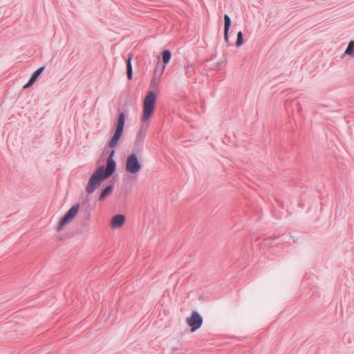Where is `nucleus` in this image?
<instances>
[{
	"label": "nucleus",
	"instance_id": "obj_1",
	"mask_svg": "<svg viewBox=\"0 0 354 354\" xmlns=\"http://www.w3.org/2000/svg\"><path fill=\"white\" fill-rule=\"evenodd\" d=\"M115 150H111L106 160V167L104 166L99 167L91 176L88 184L86 187V191L88 194L93 193L99 187L101 183L111 177L116 169V162L113 160Z\"/></svg>",
	"mask_w": 354,
	"mask_h": 354
},
{
	"label": "nucleus",
	"instance_id": "obj_2",
	"mask_svg": "<svg viewBox=\"0 0 354 354\" xmlns=\"http://www.w3.org/2000/svg\"><path fill=\"white\" fill-rule=\"evenodd\" d=\"M156 95L153 91H149L143 101V113L142 121L148 120L154 111Z\"/></svg>",
	"mask_w": 354,
	"mask_h": 354
},
{
	"label": "nucleus",
	"instance_id": "obj_3",
	"mask_svg": "<svg viewBox=\"0 0 354 354\" xmlns=\"http://www.w3.org/2000/svg\"><path fill=\"white\" fill-rule=\"evenodd\" d=\"M125 123V114L122 112L119 114L117 123L115 124V132L109 142V147L114 148L117 146L120 140L124 127Z\"/></svg>",
	"mask_w": 354,
	"mask_h": 354
},
{
	"label": "nucleus",
	"instance_id": "obj_4",
	"mask_svg": "<svg viewBox=\"0 0 354 354\" xmlns=\"http://www.w3.org/2000/svg\"><path fill=\"white\" fill-rule=\"evenodd\" d=\"M80 209V205L78 203L73 205L64 214V216L61 218L59 225L57 227V231H62L64 227L71 222L73 219L75 217L77 214L78 213Z\"/></svg>",
	"mask_w": 354,
	"mask_h": 354
},
{
	"label": "nucleus",
	"instance_id": "obj_5",
	"mask_svg": "<svg viewBox=\"0 0 354 354\" xmlns=\"http://www.w3.org/2000/svg\"><path fill=\"white\" fill-rule=\"evenodd\" d=\"M142 168L136 153L130 154L126 160L125 169L127 172L134 174L138 173Z\"/></svg>",
	"mask_w": 354,
	"mask_h": 354
},
{
	"label": "nucleus",
	"instance_id": "obj_6",
	"mask_svg": "<svg viewBox=\"0 0 354 354\" xmlns=\"http://www.w3.org/2000/svg\"><path fill=\"white\" fill-rule=\"evenodd\" d=\"M187 323L191 327V331L194 332L201 326L203 317L196 311H193L190 317L187 319Z\"/></svg>",
	"mask_w": 354,
	"mask_h": 354
},
{
	"label": "nucleus",
	"instance_id": "obj_7",
	"mask_svg": "<svg viewBox=\"0 0 354 354\" xmlns=\"http://www.w3.org/2000/svg\"><path fill=\"white\" fill-rule=\"evenodd\" d=\"M125 222V216L122 214H117L112 218L111 225L112 228L117 229L122 227Z\"/></svg>",
	"mask_w": 354,
	"mask_h": 354
},
{
	"label": "nucleus",
	"instance_id": "obj_8",
	"mask_svg": "<svg viewBox=\"0 0 354 354\" xmlns=\"http://www.w3.org/2000/svg\"><path fill=\"white\" fill-rule=\"evenodd\" d=\"M171 57V53L169 50H165L162 53V58L163 64L161 66H159V75L160 76L165 68V65L169 63Z\"/></svg>",
	"mask_w": 354,
	"mask_h": 354
},
{
	"label": "nucleus",
	"instance_id": "obj_9",
	"mask_svg": "<svg viewBox=\"0 0 354 354\" xmlns=\"http://www.w3.org/2000/svg\"><path fill=\"white\" fill-rule=\"evenodd\" d=\"M231 19L227 14L224 15V40L225 42L229 41V30L231 26Z\"/></svg>",
	"mask_w": 354,
	"mask_h": 354
},
{
	"label": "nucleus",
	"instance_id": "obj_10",
	"mask_svg": "<svg viewBox=\"0 0 354 354\" xmlns=\"http://www.w3.org/2000/svg\"><path fill=\"white\" fill-rule=\"evenodd\" d=\"M147 126L145 127L143 124L140 126V127L136 134V141H135L136 142L144 144L146 133H147Z\"/></svg>",
	"mask_w": 354,
	"mask_h": 354
},
{
	"label": "nucleus",
	"instance_id": "obj_11",
	"mask_svg": "<svg viewBox=\"0 0 354 354\" xmlns=\"http://www.w3.org/2000/svg\"><path fill=\"white\" fill-rule=\"evenodd\" d=\"M113 185H108L105 187V188L102 191L99 198V201H104L113 192Z\"/></svg>",
	"mask_w": 354,
	"mask_h": 354
},
{
	"label": "nucleus",
	"instance_id": "obj_12",
	"mask_svg": "<svg viewBox=\"0 0 354 354\" xmlns=\"http://www.w3.org/2000/svg\"><path fill=\"white\" fill-rule=\"evenodd\" d=\"M132 58L133 55L131 54H129L127 59V76L129 80H131L133 77V67L131 64Z\"/></svg>",
	"mask_w": 354,
	"mask_h": 354
},
{
	"label": "nucleus",
	"instance_id": "obj_13",
	"mask_svg": "<svg viewBox=\"0 0 354 354\" xmlns=\"http://www.w3.org/2000/svg\"><path fill=\"white\" fill-rule=\"evenodd\" d=\"M278 239H279V238H277V237H275L274 239L267 238V239H264V241L263 242V245L264 247H271L274 245H277L279 243V242L278 241Z\"/></svg>",
	"mask_w": 354,
	"mask_h": 354
},
{
	"label": "nucleus",
	"instance_id": "obj_14",
	"mask_svg": "<svg viewBox=\"0 0 354 354\" xmlns=\"http://www.w3.org/2000/svg\"><path fill=\"white\" fill-rule=\"evenodd\" d=\"M345 55H348L351 57H354V41H351L344 52Z\"/></svg>",
	"mask_w": 354,
	"mask_h": 354
},
{
	"label": "nucleus",
	"instance_id": "obj_15",
	"mask_svg": "<svg viewBox=\"0 0 354 354\" xmlns=\"http://www.w3.org/2000/svg\"><path fill=\"white\" fill-rule=\"evenodd\" d=\"M45 69V66H41L37 69L31 75L30 79L36 82L40 75L42 73L44 70Z\"/></svg>",
	"mask_w": 354,
	"mask_h": 354
},
{
	"label": "nucleus",
	"instance_id": "obj_16",
	"mask_svg": "<svg viewBox=\"0 0 354 354\" xmlns=\"http://www.w3.org/2000/svg\"><path fill=\"white\" fill-rule=\"evenodd\" d=\"M158 73H159V66L158 65L156 66V67L154 70V75L151 81V85H150L151 88H155L158 84V82L156 80V75Z\"/></svg>",
	"mask_w": 354,
	"mask_h": 354
},
{
	"label": "nucleus",
	"instance_id": "obj_17",
	"mask_svg": "<svg viewBox=\"0 0 354 354\" xmlns=\"http://www.w3.org/2000/svg\"><path fill=\"white\" fill-rule=\"evenodd\" d=\"M143 145H144L143 143H139V142H135V145L133 148L132 153H136V155L137 153L142 152L143 150Z\"/></svg>",
	"mask_w": 354,
	"mask_h": 354
},
{
	"label": "nucleus",
	"instance_id": "obj_18",
	"mask_svg": "<svg viewBox=\"0 0 354 354\" xmlns=\"http://www.w3.org/2000/svg\"><path fill=\"white\" fill-rule=\"evenodd\" d=\"M243 35L241 31H239L237 33V38H236L235 45L236 47H239L243 44Z\"/></svg>",
	"mask_w": 354,
	"mask_h": 354
},
{
	"label": "nucleus",
	"instance_id": "obj_19",
	"mask_svg": "<svg viewBox=\"0 0 354 354\" xmlns=\"http://www.w3.org/2000/svg\"><path fill=\"white\" fill-rule=\"evenodd\" d=\"M192 67H193V65L192 64H188L187 65V72H186V74L188 77H190L192 74Z\"/></svg>",
	"mask_w": 354,
	"mask_h": 354
},
{
	"label": "nucleus",
	"instance_id": "obj_20",
	"mask_svg": "<svg viewBox=\"0 0 354 354\" xmlns=\"http://www.w3.org/2000/svg\"><path fill=\"white\" fill-rule=\"evenodd\" d=\"M35 83V81H33L32 79H29L28 82L24 86V88H28L32 86Z\"/></svg>",
	"mask_w": 354,
	"mask_h": 354
},
{
	"label": "nucleus",
	"instance_id": "obj_21",
	"mask_svg": "<svg viewBox=\"0 0 354 354\" xmlns=\"http://www.w3.org/2000/svg\"><path fill=\"white\" fill-rule=\"evenodd\" d=\"M90 218H91V207H90V205H88L87 208H86V213L84 218L86 220H89Z\"/></svg>",
	"mask_w": 354,
	"mask_h": 354
},
{
	"label": "nucleus",
	"instance_id": "obj_22",
	"mask_svg": "<svg viewBox=\"0 0 354 354\" xmlns=\"http://www.w3.org/2000/svg\"><path fill=\"white\" fill-rule=\"evenodd\" d=\"M225 60L224 62H222L221 64H225ZM218 64H221V62H218Z\"/></svg>",
	"mask_w": 354,
	"mask_h": 354
}]
</instances>
